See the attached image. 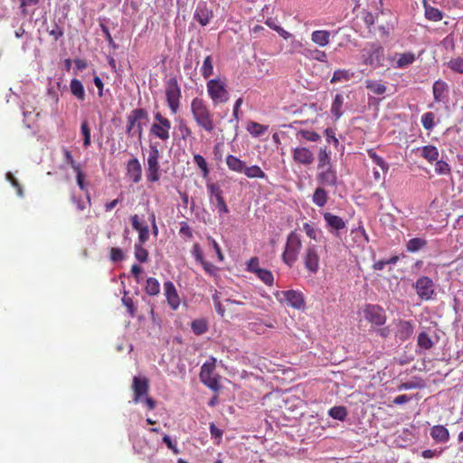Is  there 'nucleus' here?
<instances>
[{
  "instance_id": "obj_26",
  "label": "nucleus",
  "mask_w": 463,
  "mask_h": 463,
  "mask_svg": "<svg viewBox=\"0 0 463 463\" xmlns=\"http://www.w3.org/2000/svg\"><path fill=\"white\" fill-rule=\"evenodd\" d=\"M160 153L156 146H150L149 154L147 157L146 169H160L159 165Z\"/></svg>"
},
{
  "instance_id": "obj_54",
  "label": "nucleus",
  "mask_w": 463,
  "mask_h": 463,
  "mask_svg": "<svg viewBox=\"0 0 463 463\" xmlns=\"http://www.w3.org/2000/svg\"><path fill=\"white\" fill-rule=\"evenodd\" d=\"M125 258L124 252L120 248H111L109 252V259L113 262L123 260Z\"/></svg>"
},
{
  "instance_id": "obj_64",
  "label": "nucleus",
  "mask_w": 463,
  "mask_h": 463,
  "mask_svg": "<svg viewBox=\"0 0 463 463\" xmlns=\"http://www.w3.org/2000/svg\"><path fill=\"white\" fill-rule=\"evenodd\" d=\"M49 34L57 41L63 35V31L58 24H54L53 28L49 31Z\"/></svg>"
},
{
  "instance_id": "obj_31",
  "label": "nucleus",
  "mask_w": 463,
  "mask_h": 463,
  "mask_svg": "<svg viewBox=\"0 0 463 463\" xmlns=\"http://www.w3.org/2000/svg\"><path fill=\"white\" fill-rule=\"evenodd\" d=\"M427 241L423 238H413L407 241L406 250L408 252H417L427 246Z\"/></svg>"
},
{
  "instance_id": "obj_17",
  "label": "nucleus",
  "mask_w": 463,
  "mask_h": 463,
  "mask_svg": "<svg viewBox=\"0 0 463 463\" xmlns=\"http://www.w3.org/2000/svg\"><path fill=\"white\" fill-rule=\"evenodd\" d=\"M164 293L169 307L173 310H176L180 306L181 300L172 281L168 280L164 283Z\"/></svg>"
},
{
  "instance_id": "obj_58",
  "label": "nucleus",
  "mask_w": 463,
  "mask_h": 463,
  "mask_svg": "<svg viewBox=\"0 0 463 463\" xmlns=\"http://www.w3.org/2000/svg\"><path fill=\"white\" fill-rule=\"evenodd\" d=\"M259 264H260V261H259V259L257 257L250 258V260L247 263V270L256 274L257 273V269H261V268H260Z\"/></svg>"
},
{
  "instance_id": "obj_14",
  "label": "nucleus",
  "mask_w": 463,
  "mask_h": 463,
  "mask_svg": "<svg viewBox=\"0 0 463 463\" xmlns=\"http://www.w3.org/2000/svg\"><path fill=\"white\" fill-rule=\"evenodd\" d=\"M317 180L322 186H336L337 173L334 165L317 170Z\"/></svg>"
},
{
  "instance_id": "obj_33",
  "label": "nucleus",
  "mask_w": 463,
  "mask_h": 463,
  "mask_svg": "<svg viewBox=\"0 0 463 463\" xmlns=\"http://www.w3.org/2000/svg\"><path fill=\"white\" fill-rule=\"evenodd\" d=\"M268 126L261 125L258 122L250 121L247 126V130L251 136L258 137L262 136L268 130Z\"/></svg>"
},
{
  "instance_id": "obj_8",
  "label": "nucleus",
  "mask_w": 463,
  "mask_h": 463,
  "mask_svg": "<svg viewBox=\"0 0 463 463\" xmlns=\"http://www.w3.org/2000/svg\"><path fill=\"white\" fill-rule=\"evenodd\" d=\"M276 298L280 303L295 309H303L306 305L304 295L298 290L289 289L277 292Z\"/></svg>"
},
{
  "instance_id": "obj_47",
  "label": "nucleus",
  "mask_w": 463,
  "mask_h": 463,
  "mask_svg": "<svg viewBox=\"0 0 463 463\" xmlns=\"http://www.w3.org/2000/svg\"><path fill=\"white\" fill-rule=\"evenodd\" d=\"M329 415L335 420H344L347 416V411L343 406H335L329 410Z\"/></svg>"
},
{
  "instance_id": "obj_10",
  "label": "nucleus",
  "mask_w": 463,
  "mask_h": 463,
  "mask_svg": "<svg viewBox=\"0 0 463 463\" xmlns=\"http://www.w3.org/2000/svg\"><path fill=\"white\" fill-rule=\"evenodd\" d=\"M417 295L422 300H430L435 296V284L433 280L427 277H420L413 285Z\"/></svg>"
},
{
  "instance_id": "obj_18",
  "label": "nucleus",
  "mask_w": 463,
  "mask_h": 463,
  "mask_svg": "<svg viewBox=\"0 0 463 463\" xmlns=\"http://www.w3.org/2000/svg\"><path fill=\"white\" fill-rule=\"evenodd\" d=\"M127 174L135 184L140 182L142 178V167L137 158L130 159L127 164Z\"/></svg>"
},
{
  "instance_id": "obj_27",
  "label": "nucleus",
  "mask_w": 463,
  "mask_h": 463,
  "mask_svg": "<svg viewBox=\"0 0 463 463\" xmlns=\"http://www.w3.org/2000/svg\"><path fill=\"white\" fill-rule=\"evenodd\" d=\"M365 87L374 95H383L387 90L386 85L379 80H366Z\"/></svg>"
},
{
  "instance_id": "obj_60",
  "label": "nucleus",
  "mask_w": 463,
  "mask_h": 463,
  "mask_svg": "<svg viewBox=\"0 0 463 463\" xmlns=\"http://www.w3.org/2000/svg\"><path fill=\"white\" fill-rule=\"evenodd\" d=\"M137 232H138V241H139L138 244H144L149 238L148 227L146 225H145L143 228H141V230H139Z\"/></svg>"
},
{
  "instance_id": "obj_16",
  "label": "nucleus",
  "mask_w": 463,
  "mask_h": 463,
  "mask_svg": "<svg viewBox=\"0 0 463 463\" xmlns=\"http://www.w3.org/2000/svg\"><path fill=\"white\" fill-rule=\"evenodd\" d=\"M449 84L442 80H438L433 83L432 94L433 99L436 103H446L449 100Z\"/></svg>"
},
{
  "instance_id": "obj_15",
  "label": "nucleus",
  "mask_w": 463,
  "mask_h": 463,
  "mask_svg": "<svg viewBox=\"0 0 463 463\" xmlns=\"http://www.w3.org/2000/svg\"><path fill=\"white\" fill-rule=\"evenodd\" d=\"M292 159L295 163L310 165L315 160L313 152L306 146H298L292 149Z\"/></svg>"
},
{
  "instance_id": "obj_28",
  "label": "nucleus",
  "mask_w": 463,
  "mask_h": 463,
  "mask_svg": "<svg viewBox=\"0 0 463 463\" xmlns=\"http://www.w3.org/2000/svg\"><path fill=\"white\" fill-rule=\"evenodd\" d=\"M421 156L430 163L437 161L439 156V149L432 145L424 146L421 147Z\"/></svg>"
},
{
  "instance_id": "obj_5",
  "label": "nucleus",
  "mask_w": 463,
  "mask_h": 463,
  "mask_svg": "<svg viewBox=\"0 0 463 463\" xmlns=\"http://www.w3.org/2000/svg\"><path fill=\"white\" fill-rule=\"evenodd\" d=\"M182 92L178 80L175 77H172L165 85V99L173 115L176 114L179 110Z\"/></svg>"
},
{
  "instance_id": "obj_56",
  "label": "nucleus",
  "mask_w": 463,
  "mask_h": 463,
  "mask_svg": "<svg viewBox=\"0 0 463 463\" xmlns=\"http://www.w3.org/2000/svg\"><path fill=\"white\" fill-rule=\"evenodd\" d=\"M6 179L11 183V184L16 189V193L19 196L24 195L23 188L19 184L18 180L14 177L12 173L6 174Z\"/></svg>"
},
{
  "instance_id": "obj_3",
  "label": "nucleus",
  "mask_w": 463,
  "mask_h": 463,
  "mask_svg": "<svg viewBox=\"0 0 463 463\" xmlns=\"http://www.w3.org/2000/svg\"><path fill=\"white\" fill-rule=\"evenodd\" d=\"M148 120V114L146 109L138 108L131 110L127 117L126 133L129 137L137 136L138 139L143 135V121Z\"/></svg>"
},
{
  "instance_id": "obj_36",
  "label": "nucleus",
  "mask_w": 463,
  "mask_h": 463,
  "mask_svg": "<svg viewBox=\"0 0 463 463\" xmlns=\"http://www.w3.org/2000/svg\"><path fill=\"white\" fill-rule=\"evenodd\" d=\"M415 61V55L412 52H404L399 55V58L396 61L397 68H406L409 65L412 64Z\"/></svg>"
},
{
  "instance_id": "obj_43",
  "label": "nucleus",
  "mask_w": 463,
  "mask_h": 463,
  "mask_svg": "<svg viewBox=\"0 0 463 463\" xmlns=\"http://www.w3.org/2000/svg\"><path fill=\"white\" fill-rule=\"evenodd\" d=\"M255 275L267 286L273 285L274 276L269 269H257V273Z\"/></svg>"
},
{
  "instance_id": "obj_21",
  "label": "nucleus",
  "mask_w": 463,
  "mask_h": 463,
  "mask_svg": "<svg viewBox=\"0 0 463 463\" xmlns=\"http://www.w3.org/2000/svg\"><path fill=\"white\" fill-rule=\"evenodd\" d=\"M213 17V11L206 5H199L194 13V19L202 25H207Z\"/></svg>"
},
{
  "instance_id": "obj_13",
  "label": "nucleus",
  "mask_w": 463,
  "mask_h": 463,
  "mask_svg": "<svg viewBox=\"0 0 463 463\" xmlns=\"http://www.w3.org/2000/svg\"><path fill=\"white\" fill-rule=\"evenodd\" d=\"M132 390L134 392V403L142 402V398L148 394L149 381L146 377L134 376L132 383Z\"/></svg>"
},
{
  "instance_id": "obj_63",
  "label": "nucleus",
  "mask_w": 463,
  "mask_h": 463,
  "mask_svg": "<svg viewBox=\"0 0 463 463\" xmlns=\"http://www.w3.org/2000/svg\"><path fill=\"white\" fill-rule=\"evenodd\" d=\"M208 240H209L211 245L213 246V250H215L218 260L220 261H222L224 257H223V254H222V252L221 250V248H220L219 244L212 237H209Z\"/></svg>"
},
{
  "instance_id": "obj_4",
  "label": "nucleus",
  "mask_w": 463,
  "mask_h": 463,
  "mask_svg": "<svg viewBox=\"0 0 463 463\" xmlns=\"http://www.w3.org/2000/svg\"><path fill=\"white\" fill-rule=\"evenodd\" d=\"M206 89L213 105L226 103L230 99L226 80L219 77L209 80L206 83Z\"/></svg>"
},
{
  "instance_id": "obj_40",
  "label": "nucleus",
  "mask_w": 463,
  "mask_h": 463,
  "mask_svg": "<svg viewBox=\"0 0 463 463\" xmlns=\"http://www.w3.org/2000/svg\"><path fill=\"white\" fill-rule=\"evenodd\" d=\"M368 156L373 160V162L381 167V169L387 173L389 170V165L384 161V159L376 154V152L371 148L367 150Z\"/></svg>"
},
{
  "instance_id": "obj_32",
  "label": "nucleus",
  "mask_w": 463,
  "mask_h": 463,
  "mask_svg": "<svg viewBox=\"0 0 463 463\" xmlns=\"http://www.w3.org/2000/svg\"><path fill=\"white\" fill-rule=\"evenodd\" d=\"M243 174L248 177V178H260V179H266L267 178V175L264 173V171L258 165H250V166H247L245 165V168H244V171H243Z\"/></svg>"
},
{
  "instance_id": "obj_46",
  "label": "nucleus",
  "mask_w": 463,
  "mask_h": 463,
  "mask_svg": "<svg viewBox=\"0 0 463 463\" xmlns=\"http://www.w3.org/2000/svg\"><path fill=\"white\" fill-rule=\"evenodd\" d=\"M421 124L426 130H432L435 126V115L432 112H426L421 116Z\"/></svg>"
},
{
  "instance_id": "obj_12",
  "label": "nucleus",
  "mask_w": 463,
  "mask_h": 463,
  "mask_svg": "<svg viewBox=\"0 0 463 463\" xmlns=\"http://www.w3.org/2000/svg\"><path fill=\"white\" fill-rule=\"evenodd\" d=\"M304 266L311 274H317L319 270V255L315 245H309L306 248L303 256Z\"/></svg>"
},
{
  "instance_id": "obj_44",
  "label": "nucleus",
  "mask_w": 463,
  "mask_h": 463,
  "mask_svg": "<svg viewBox=\"0 0 463 463\" xmlns=\"http://www.w3.org/2000/svg\"><path fill=\"white\" fill-rule=\"evenodd\" d=\"M417 344L420 347L429 350L433 346V341L426 332H421L418 335Z\"/></svg>"
},
{
  "instance_id": "obj_30",
  "label": "nucleus",
  "mask_w": 463,
  "mask_h": 463,
  "mask_svg": "<svg viewBox=\"0 0 463 463\" xmlns=\"http://www.w3.org/2000/svg\"><path fill=\"white\" fill-rule=\"evenodd\" d=\"M70 89L71 94L76 97L79 100L85 99V90L82 83L78 79H72L70 83Z\"/></svg>"
},
{
  "instance_id": "obj_48",
  "label": "nucleus",
  "mask_w": 463,
  "mask_h": 463,
  "mask_svg": "<svg viewBox=\"0 0 463 463\" xmlns=\"http://www.w3.org/2000/svg\"><path fill=\"white\" fill-rule=\"evenodd\" d=\"M435 172L438 175H449L451 173V167L447 162L437 159L435 164Z\"/></svg>"
},
{
  "instance_id": "obj_22",
  "label": "nucleus",
  "mask_w": 463,
  "mask_h": 463,
  "mask_svg": "<svg viewBox=\"0 0 463 463\" xmlns=\"http://www.w3.org/2000/svg\"><path fill=\"white\" fill-rule=\"evenodd\" d=\"M324 220L326 223V226L335 231H340L345 228V221L337 215H335L331 213H325L323 214Z\"/></svg>"
},
{
  "instance_id": "obj_37",
  "label": "nucleus",
  "mask_w": 463,
  "mask_h": 463,
  "mask_svg": "<svg viewBox=\"0 0 463 463\" xmlns=\"http://www.w3.org/2000/svg\"><path fill=\"white\" fill-rule=\"evenodd\" d=\"M424 7H425V17L428 20L433 21V22H439V21L442 20L443 14L439 9L435 8L430 5H424Z\"/></svg>"
},
{
  "instance_id": "obj_49",
  "label": "nucleus",
  "mask_w": 463,
  "mask_h": 463,
  "mask_svg": "<svg viewBox=\"0 0 463 463\" xmlns=\"http://www.w3.org/2000/svg\"><path fill=\"white\" fill-rule=\"evenodd\" d=\"M352 73L345 70H336L331 79V83L340 82L342 80H349Z\"/></svg>"
},
{
  "instance_id": "obj_45",
  "label": "nucleus",
  "mask_w": 463,
  "mask_h": 463,
  "mask_svg": "<svg viewBox=\"0 0 463 463\" xmlns=\"http://www.w3.org/2000/svg\"><path fill=\"white\" fill-rule=\"evenodd\" d=\"M194 162L196 164V165L201 169L202 175L204 178L208 177L210 174V170L207 165V162L203 158V156L196 154L194 156Z\"/></svg>"
},
{
  "instance_id": "obj_2",
  "label": "nucleus",
  "mask_w": 463,
  "mask_h": 463,
  "mask_svg": "<svg viewBox=\"0 0 463 463\" xmlns=\"http://www.w3.org/2000/svg\"><path fill=\"white\" fill-rule=\"evenodd\" d=\"M302 248V241L300 235L295 231L289 232L287 238L284 251L282 253L283 262L291 268L298 259L299 252Z\"/></svg>"
},
{
  "instance_id": "obj_55",
  "label": "nucleus",
  "mask_w": 463,
  "mask_h": 463,
  "mask_svg": "<svg viewBox=\"0 0 463 463\" xmlns=\"http://www.w3.org/2000/svg\"><path fill=\"white\" fill-rule=\"evenodd\" d=\"M128 293L125 292L123 298H122V303L123 305L127 307V310L128 312L129 313V315L131 317H134L135 316V307H134V302H133V299L132 298L127 296Z\"/></svg>"
},
{
  "instance_id": "obj_50",
  "label": "nucleus",
  "mask_w": 463,
  "mask_h": 463,
  "mask_svg": "<svg viewBox=\"0 0 463 463\" xmlns=\"http://www.w3.org/2000/svg\"><path fill=\"white\" fill-rule=\"evenodd\" d=\"M80 131L83 135V146L88 147L90 145V128L87 120L82 121Z\"/></svg>"
},
{
  "instance_id": "obj_62",
  "label": "nucleus",
  "mask_w": 463,
  "mask_h": 463,
  "mask_svg": "<svg viewBox=\"0 0 463 463\" xmlns=\"http://www.w3.org/2000/svg\"><path fill=\"white\" fill-rule=\"evenodd\" d=\"M178 128L182 135L183 139H186V137H188L192 135L191 128L184 121H181V123L178 126Z\"/></svg>"
},
{
  "instance_id": "obj_7",
  "label": "nucleus",
  "mask_w": 463,
  "mask_h": 463,
  "mask_svg": "<svg viewBox=\"0 0 463 463\" xmlns=\"http://www.w3.org/2000/svg\"><path fill=\"white\" fill-rule=\"evenodd\" d=\"M215 364L216 358L212 357L202 365L199 374L201 382L213 391L219 389V376L214 373Z\"/></svg>"
},
{
  "instance_id": "obj_34",
  "label": "nucleus",
  "mask_w": 463,
  "mask_h": 463,
  "mask_svg": "<svg viewBox=\"0 0 463 463\" xmlns=\"http://www.w3.org/2000/svg\"><path fill=\"white\" fill-rule=\"evenodd\" d=\"M298 138H303L309 142H317L321 139V136L313 130L300 129L297 132Z\"/></svg>"
},
{
  "instance_id": "obj_24",
  "label": "nucleus",
  "mask_w": 463,
  "mask_h": 463,
  "mask_svg": "<svg viewBox=\"0 0 463 463\" xmlns=\"http://www.w3.org/2000/svg\"><path fill=\"white\" fill-rule=\"evenodd\" d=\"M330 36L327 30H317L311 33V41L319 47H325L329 43Z\"/></svg>"
},
{
  "instance_id": "obj_1",
  "label": "nucleus",
  "mask_w": 463,
  "mask_h": 463,
  "mask_svg": "<svg viewBox=\"0 0 463 463\" xmlns=\"http://www.w3.org/2000/svg\"><path fill=\"white\" fill-rule=\"evenodd\" d=\"M190 111L198 128L207 133L214 131V114L204 99L199 97L194 98L190 104Z\"/></svg>"
},
{
  "instance_id": "obj_53",
  "label": "nucleus",
  "mask_w": 463,
  "mask_h": 463,
  "mask_svg": "<svg viewBox=\"0 0 463 463\" xmlns=\"http://www.w3.org/2000/svg\"><path fill=\"white\" fill-rule=\"evenodd\" d=\"M308 52H309V54H308L309 58H311L315 61H320V62H325V63L327 62V55H326V52L316 49V50L309 51Z\"/></svg>"
},
{
  "instance_id": "obj_41",
  "label": "nucleus",
  "mask_w": 463,
  "mask_h": 463,
  "mask_svg": "<svg viewBox=\"0 0 463 463\" xmlns=\"http://www.w3.org/2000/svg\"><path fill=\"white\" fill-rule=\"evenodd\" d=\"M191 328L196 335H201L208 330L207 321L203 318L195 319L192 322Z\"/></svg>"
},
{
  "instance_id": "obj_20",
  "label": "nucleus",
  "mask_w": 463,
  "mask_h": 463,
  "mask_svg": "<svg viewBox=\"0 0 463 463\" xmlns=\"http://www.w3.org/2000/svg\"><path fill=\"white\" fill-rule=\"evenodd\" d=\"M413 334V325L410 321L400 320L397 324L395 336L401 341L409 339Z\"/></svg>"
},
{
  "instance_id": "obj_23",
  "label": "nucleus",
  "mask_w": 463,
  "mask_h": 463,
  "mask_svg": "<svg viewBox=\"0 0 463 463\" xmlns=\"http://www.w3.org/2000/svg\"><path fill=\"white\" fill-rule=\"evenodd\" d=\"M332 165L331 151L326 146H321L317 154V170Z\"/></svg>"
},
{
  "instance_id": "obj_57",
  "label": "nucleus",
  "mask_w": 463,
  "mask_h": 463,
  "mask_svg": "<svg viewBox=\"0 0 463 463\" xmlns=\"http://www.w3.org/2000/svg\"><path fill=\"white\" fill-rule=\"evenodd\" d=\"M62 152L67 164H69L73 170H78V168L80 167V165L78 163H76V161L73 159L71 151L64 147L62 149Z\"/></svg>"
},
{
  "instance_id": "obj_6",
  "label": "nucleus",
  "mask_w": 463,
  "mask_h": 463,
  "mask_svg": "<svg viewBox=\"0 0 463 463\" xmlns=\"http://www.w3.org/2000/svg\"><path fill=\"white\" fill-rule=\"evenodd\" d=\"M171 121L160 112L154 114V122L150 127V134L155 137L166 141L170 137Z\"/></svg>"
},
{
  "instance_id": "obj_11",
  "label": "nucleus",
  "mask_w": 463,
  "mask_h": 463,
  "mask_svg": "<svg viewBox=\"0 0 463 463\" xmlns=\"http://www.w3.org/2000/svg\"><path fill=\"white\" fill-rule=\"evenodd\" d=\"M364 316L369 323L376 326L384 325L387 319L384 309L378 305H366Z\"/></svg>"
},
{
  "instance_id": "obj_59",
  "label": "nucleus",
  "mask_w": 463,
  "mask_h": 463,
  "mask_svg": "<svg viewBox=\"0 0 463 463\" xmlns=\"http://www.w3.org/2000/svg\"><path fill=\"white\" fill-rule=\"evenodd\" d=\"M179 233L181 235L185 236L188 239H191L193 237L192 230L186 222H182L180 223Z\"/></svg>"
},
{
  "instance_id": "obj_19",
  "label": "nucleus",
  "mask_w": 463,
  "mask_h": 463,
  "mask_svg": "<svg viewBox=\"0 0 463 463\" xmlns=\"http://www.w3.org/2000/svg\"><path fill=\"white\" fill-rule=\"evenodd\" d=\"M430 435L437 443H446L450 438L449 430L443 425H434L431 427Z\"/></svg>"
},
{
  "instance_id": "obj_39",
  "label": "nucleus",
  "mask_w": 463,
  "mask_h": 463,
  "mask_svg": "<svg viewBox=\"0 0 463 463\" xmlns=\"http://www.w3.org/2000/svg\"><path fill=\"white\" fill-rule=\"evenodd\" d=\"M344 103V99L341 94H336L335 96V99L333 100L332 106H331V112L335 116V119H338L342 114V106Z\"/></svg>"
},
{
  "instance_id": "obj_61",
  "label": "nucleus",
  "mask_w": 463,
  "mask_h": 463,
  "mask_svg": "<svg viewBox=\"0 0 463 463\" xmlns=\"http://www.w3.org/2000/svg\"><path fill=\"white\" fill-rule=\"evenodd\" d=\"M159 170L160 169H146L147 181L155 183L159 180Z\"/></svg>"
},
{
  "instance_id": "obj_9",
  "label": "nucleus",
  "mask_w": 463,
  "mask_h": 463,
  "mask_svg": "<svg viewBox=\"0 0 463 463\" xmlns=\"http://www.w3.org/2000/svg\"><path fill=\"white\" fill-rule=\"evenodd\" d=\"M206 189L209 194L210 203H215V206L219 214L222 215L228 213L229 208L223 197V192L222 188L215 183H208L206 184Z\"/></svg>"
},
{
  "instance_id": "obj_25",
  "label": "nucleus",
  "mask_w": 463,
  "mask_h": 463,
  "mask_svg": "<svg viewBox=\"0 0 463 463\" xmlns=\"http://www.w3.org/2000/svg\"><path fill=\"white\" fill-rule=\"evenodd\" d=\"M226 165L231 171L236 173H243L245 168V162L233 155H228L226 157Z\"/></svg>"
},
{
  "instance_id": "obj_42",
  "label": "nucleus",
  "mask_w": 463,
  "mask_h": 463,
  "mask_svg": "<svg viewBox=\"0 0 463 463\" xmlns=\"http://www.w3.org/2000/svg\"><path fill=\"white\" fill-rule=\"evenodd\" d=\"M447 66L453 72L463 74V57L458 56L455 58H451L447 62Z\"/></svg>"
},
{
  "instance_id": "obj_38",
  "label": "nucleus",
  "mask_w": 463,
  "mask_h": 463,
  "mask_svg": "<svg viewBox=\"0 0 463 463\" xmlns=\"http://www.w3.org/2000/svg\"><path fill=\"white\" fill-rule=\"evenodd\" d=\"M201 73L204 79H209L213 74V61L211 55L206 56L203 60Z\"/></svg>"
},
{
  "instance_id": "obj_29",
  "label": "nucleus",
  "mask_w": 463,
  "mask_h": 463,
  "mask_svg": "<svg viewBox=\"0 0 463 463\" xmlns=\"http://www.w3.org/2000/svg\"><path fill=\"white\" fill-rule=\"evenodd\" d=\"M312 201L318 207H323L326 205L328 201V194L324 187H317L315 190L312 196Z\"/></svg>"
},
{
  "instance_id": "obj_51",
  "label": "nucleus",
  "mask_w": 463,
  "mask_h": 463,
  "mask_svg": "<svg viewBox=\"0 0 463 463\" xmlns=\"http://www.w3.org/2000/svg\"><path fill=\"white\" fill-rule=\"evenodd\" d=\"M135 257L140 262H146L148 259V251L142 244H135Z\"/></svg>"
},
{
  "instance_id": "obj_35",
  "label": "nucleus",
  "mask_w": 463,
  "mask_h": 463,
  "mask_svg": "<svg viewBox=\"0 0 463 463\" xmlns=\"http://www.w3.org/2000/svg\"><path fill=\"white\" fill-rule=\"evenodd\" d=\"M145 291L149 296H157L160 292V284L155 278H148L146 279Z\"/></svg>"
},
{
  "instance_id": "obj_52",
  "label": "nucleus",
  "mask_w": 463,
  "mask_h": 463,
  "mask_svg": "<svg viewBox=\"0 0 463 463\" xmlns=\"http://www.w3.org/2000/svg\"><path fill=\"white\" fill-rule=\"evenodd\" d=\"M303 230L306 232L307 236L314 241H317V236L319 233H321L320 230L316 229L313 225L307 222H305L303 224Z\"/></svg>"
}]
</instances>
